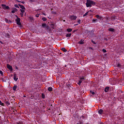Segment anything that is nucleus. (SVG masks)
<instances>
[{
	"instance_id": "nucleus-1",
	"label": "nucleus",
	"mask_w": 124,
	"mask_h": 124,
	"mask_svg": "<svg viewBox=\"0 0 124 124\" xmlns=\"http://www.w3.org/2000/svg\"><path fill=\"white\" fill-rule=\"evenodd\" d=\"M95 3L91 0H87L86 6L87 7H92V5H94Z\"/></svg>"
},
{
	"instance_id": "nucleus-2",
	"label": "nucleus",
	"mask_w": 124,
	"mask_h": 124,
	"mask_svg": "<svg viewBox=\"0 0 124 124\" xmlns=\"http://www.w3.org/2000/svg\"><path fill=\"white\" fill-rule=\"evenodd\" d=\"M20 15L22 17H23L24 16V13H25V11L26 10V8H25V6H24L23 5H20Z\"/></svg>"
},
{
	"instance_id": "nucleus-3",
	"label": "nucleus",
	"mask_w": 124,
	"mask_h": 124,
	"mask_svg": "<svg viewBox=\"0 0 124 124\" xmlns=\"http://www.w3.org/2000/svg\"><path fill=\"white\" fill-rule=\"evenodd\" d=\"M16 22L17 25H18L19 28H22V24H21V22H20L21 19H20V18H19L17 16H16Z\"/></svg>"
},
{
	"instance_id": "nucleus-4",
	"label": "nucleus",
	"mask_w": 124,
	"mask_h": 124,
	"mask_svg": "<svg viewBox=\"0 0 124 124\" xmlns=\"http://www.w3.org/2000/svg\"><path fill=\"white\" fill-rule=\"evenodd\" d=\"M69 19H70V20H76L77 16H69Z\"/></svg>"
},
{
	"instance_id": "nucleus-5",
	"label": "nucleus",
	"mask_w": 124,
	"mask_h": 124,
	"mask_svg": "<svg viewBox=\"0 0 124 124\" xmlns=\"http://www.w3.org/2000/svg\"><path fill=\"white\" fill-rule=\"evenodd\" d=\"M85 78L84 77L80 78V80L78 83V85H81L82 82H83V80H84Z\"/></svg>"
},
{
	"instance_id": "nucleus-6",
	"label": "nucleus",
	"mask_w": 124,
	"mask_h": 124,
	"mask_svg": "<svg viewBox=\"0 0 124 124\" xmlns=\"http://www.w3.org/2000/svg\"><path fill=\"white\" fill-rule=\"evenodd\" d=\"M1 6L3 7V9H9V7L6 6L5 4H2Z\"/></svg>"
},
{
	"instance_id": "nucleus-7",
	"label": "nucleus",
	"mask_w": 124,
	"mask_h": 124,
	"mask_svg": "<svg viewBox=\"0 0 124 124\" xmlns=\"http://www.w3.org/2000/svg\"><path fill=\"white\" fill-rule=\"evenodd\" d=\"M7 68H8V69H9L11 71H12L13 69H12V66L7 64Z\"/></svg>"
},
{
	"instance_id": "nucleus-8",
	"label": "nucleus",
	"mask_w": 124,
	"mask_h": 124,
	"mask_svg": "<svg viewBox=\"0 0 124 124\" xmlns=\"http://www.w3.org/2000/svg\"><path fill=\"white\" fill-rule=\"evenodd\" d=\"M14 79L15 81H17L18 80V78H17V75H16V74H14Z\"/></svg>"
},
{
	"instance_id": "nucleus-9",
	"label": "nucleus",
	"mask_w": 124,
	"mask_h": 124,
	"mask_svg": "<svg viewBox=\"0 0 124 124\" xmlns=\"http://www.w3.org/2000/svg\"><path fill=\"white\" fill-rule=\"evenodd\" d=\"M96 17L97 19H102V16H100L98 15H96Z\"/></svg>"
},
{
	"instance_id": "nucleus-10",
	"label": "nucleus",
	"mask_w": 124,
	"mask_h": 124,
	"mask_svg": "<svg viewBox=\"0 0 124 124\" xmlns=\"http://www.w3.org/2000/svg\"><path fill=\"white\" fill-rule=\"evenodd\" d=\"M18 11V10L16 8H14L13 10L12 11V13H14L15 12H17Z\"/></svg>"
},
{
	"instance_id": "nucleus-11",
	"label": "nucleus",
	"mask_w": 124,
	"mask_h": 124,
	"mask_svg": "<svg viewBox=\"0 0 124 124\" xmlns=\"http://www.w3.org/2000/svg\"><path fill=\"white\" fill-rule=\"evenodd\" d=\"M108 31H111L112 32H114V31H115V30L113 28H109L108 29Z\"/></svg>"
},
{
	"instance_id": "nucleus-12",
	"label": "nucleus",
	"mask_w": 124,
	"mask_h": 124,
	"mask_svg": "<svg viewBox=\"0 0 124 124\" xmlns=\"http://www.w3.org/2000/svg\"><path fill=\"white\" fill-rule=\"evenodd\" d=\"M78 44H84V40H81L79 42H78Z\"/></svg>"
},
{
	"instance_id": "nucleus-13",
	"label": "nucleus",
	"mask_w": 124,
	"mask_h": 124,
	"mask_svg": "<svg viewBox=\"0 0 124 124\" xmlns=\"http://www.w3.org/2000/svg\"><path fill=\"white\" fill-rule=\"evenodd\" d=\"M62 50L63 52H67V50H66V49H65V48H64V47L62 48Z\"/></svg>"
},
{
	"instance_id": "nucleus-14",
	"label": "nucleus",
	"mask_w": 124,
	"mask_h": 124,
	"mask_svg": "<svg viewBox=\"0 0 124 124\" xmlns=\"http://www.w3.org/2000/svg\"><path fill=\"white\" fill-rule=\"evenodd\" d=\"M71 36V33H68L66 35V37H70Z\"/></svg>"
},
{
	"instance_id": "nucleus-15",
	"label": "nucleus",
	"mask_w": 124,
	"mask_h": 124,
	"mask_svg": "<svg viewBox=\"0 0 124 124\" xmlns=\"http://www.w3.org/2000/svg\"><path fill=\"white\" fill-rule=\"evenodd\" d=\"M109 91V88L108 87H106L105 89V92L106 93H107V92H108Z\"/></svg>"
},
{
	"instance_id": "nucleus-16",
	"label": "nucleus",
	"mask_w": 124,
	"mask_h": 124,
	"mask_svg": "<svg viewBox=\"0 0 124 124\" xmlns=\"http://www.w3.org/2000/svg\"><path fill=\"white\" fill-rule=\"evenodd\" d=\"M48 91H49V92H52V91H53V88H52V87H48Z\"/></svg>"
},
{
	"instance_id": "nucleus-17",
	"label": "nucleus",
	"mask_w": 124,
	"mask_h": 124,
	"mask_svg": "<svg viewBox=\"0 0 124 124\" xmlns=\"http://www.w3.org/2000/svg\"><path fill=\"white\" fill-rule=\"evenodd\" d=\"M98 113L99 114H102V113H103V110L102 109H100L99 111H98Z\"/></svg>"
},
{
	"instance_id": "nucleus-18",
	"label": "nucleus",
	"mask_w": 124,
	"mask_h": 124,
	"mask_svg": "<svg viewBox=\"0 0 124 124\" xmlns=\"http://www.w3.org/2000/svg\"><path fill=\"white\" fill-rule=\"evenodd\" d=\"M5 22H6V23H11V21H10V20H8V19L6 18L5 19Z\"/></svg>"
},
{
	"instance_id": "nucleus-19",
	"label": "nucleus",
	"mask_w": 124,
	"mask_h": 124,
	"mask_svg": "<svg viewBox=\"0 0 124 124\" xmlns=\"http://www.w3.org/2000/svg\"><path fill=\"white\" fill-rule=\"evenodd\" d=\"M67 31H68V32H70L71 31H72V29H67Z\"/></svg>"
},
{
	"instance_id": "nucleus-20",
	"label": "nucleus",
	"mask_w": 124,
	"mask_h": 124,
	"mask_svg": "<svg viewBox=\"0 0 124 124\" xmlns=\"http://www.w3.org/2000/svg\"><path fill=\"white\" fill-rule=\"evenodd\" d=\"M16 89H17V86L15 85L13 87L14 91H16Z\"/></svg>"
},
{
	"instance_id": "nucleus-21",
	"label": "nucleus",
	"mask_w": 124,
	"mask_h": 124,
	"mask_svg": "<svg viewBox=\"0 0 124 124\" xmlns=\"http://www.w3.org/2000/svg\"><path fill=\"white\" fill-rule=\"evenodd\" d=\"M88 14H89V12H87V13H86L83 15V17H86V16H87V15H88Z\"/></svg>"
},
{
	"instance_id": "nucleus-22",
	"label": "nucleus",
	"mask_w": 124,
	"mask_h": 124,
	"mask_svg": "<svg viewBox=\"0 0 124 124\" xmlns=\"http://www.w3.org/2000/svg\"><path fill=\"white\" fill-rule=\"evenodd\" d=\"M42 20H43V21H47V19L46 17H43L42 18Z\"/></svg>"
},
{
	"instance_id": "nucleus-23",
	"label": "nucleus",
	"mask_w": 124,
	"mask_h": 124,
	"mask_svg": "<svg viewBox=\"0 0 124 124\" xmlns=\"http://www.w3.org/2000/svg\"><path fill=\"white\" fill-rule=\"evenodd\" d=\"M29 19H30V20L32 21L33 20V17H32V16H30Z\"/></svg>"
},
{
	"instance_id": "nucleus-24",
	"label": "nucleus",
	"mask_w": 124,
	"mask_h": 124,
	"mask_svg": "<svg viewBox=\"0 0 124 124\" xmlns=\"http://www.w3.org/2000/svg\"><path fill=\"white\" fill-rule=\"evenodd\" d=\"M78 24H81V20L78 19Z\"/></svg>"
},
{
	"instance_id": "nucleus-25",
	"label": "nucleus",
	"mask_w": 124,
	"mask_h": 124,
	"mask_svg": "<svg viewBox=\"0 0 124 124\" xmlns=\"http://www.w3.org/2000/svg\"><path fill=\"white\" fill-rule=\"evenodd\" d=\"M102 51L103 52V53H106V52H107V51H106V50L105 49H103L102 50Z\"/></svg>"
},
{
	"instance_id": "nucleus-26",
	"label": "nucleus",
	"mask_w": 124,
	"mask_h": 124,
	"mask_svg": "<svg viewBox=\"0 0 124 124\" xmlns=\"http://www.w3.org/2000/svg\"><path fill=\"white\" fill-rule=\"evenodd\" d=\"M42 26V27H46V24L43 23Z\"/></svg>"
},
{
	"instance_id": "nucleus-27",
	"label": "nucleus",
	"mask_w": 124,
	"mask_h": 124,
	"mask_svg": "<svg viewBox=\"0 0 124 124\" xmlns=\"http://www.w3.org/2000/svg\"><path fill=\"white\" fill-rule=\"evenodd\" d=\"M90 93H92V94H94V92H93V91H90Z\"/></svg>"
},
{
	"instance_id": "nucleus-28",
	"label": "nucleus",
	"mask_w": 124,
	"mask_h": 124,
	"mask_svg": "<svg viewBox=\"0 0 124 124\" xmlns=\"http://www.w3.org/2000/svg\"><path fill=\"white\" fill-rule=\"evenodd\" d=\"M0 74H1V75H3V73L2 72V71L0 70Z\"/></svg>"
},
{
	"instance_id": "nucleus-29",
	"label": "nucleus",
	"mask_w": 124,
	"mask_h": 124,
	"mask_svg": "<svg viewBox=\"0 0 124 124\" xmlns=\"http://www.w3.org/2000/svg\"><path fill=\"white\" fill-rule=\"evenodd\" d=\"M0 105H2V106H3V103H2L1 101H0Z\"/></svg>"
},
{
	"instance_id": "nucleus-30",
	"label": "nucleus",
	"mask_w": 124,
	"mask_h": 124,
	"mask_svg": "<svg viewBox=\"0 0 124 124\" xmlns=\"http://www.w3.org/2000/svg\"><path fill=\"white\" fill-rule=\"evenodd\" d=\"M97 21V20L96 19H94L93 20V22H96Z\"/></svg>"
},
{
	"instance_id": "nucleus-31",
	"label": "nucleus",
	"mask_w": 124,
	"mask_h": 124,
	"mask_svg": "<svg viewBox=\"0 0 124 124\" xmlns=\"http://www.w3.org/2000/svg\"><path fill=\"white\" fill-rule=\"evenodd\" d=\"M117 66H118V67H121V64L118 63V64H117Z\"/></svg>"
},
{
	"instance_id": "nucleus-32",
	"label": "nucleus",
	"mask_w": 124,
	"mask_h": 124,
	"mask_svg": "<svg viewBox=\"0 0 124 124\" xmlns=\"http://www.w3.org/2000/svg\"><path fill=\"white\" fill-rule=\"evenodd\" d=\"M15 7H16V8L19 7V6H18V5H17V4H15Z\"/></svg>"
},
{
	"instance_id": "nucleus-33",
	"label": "nucleus",
	"mask_w": 124,
	"mask_h": 124,
	"mask_svg": "<svg viewBox=\"0 0 124 124\" xmlns=\"http://www.w3.org/2000/svg\"><path fill=\"white\" fill-rule=\"evenodd\" d=\"M35 16L37 18L38 17H39V14L38 15H36Z\"/></svg>"
},
{
	"instance_id": "nucleus-34",
	"label": "nucleus",
	"mask_w": 124,
	"mask_h": 124,
	"mask_svg": "<svg viewBox=\"0 0 124 124\" xmlns=\"http://www.w3.org/2000/svg\"><path fill=\"white\" fill-rule=\"evenodd\" d=\"M31 2H34L35 0H30Z\"/></svg>"
},
{
	"instance_id": "nucleus-35",
	"label": "nucleus",
	"mask_w": 124,
	"mask_h": 124,
	"mask_svg": "<svg viewBox=\"0 0 124 124\" xmlns=\"http://www.w3.org/2000/svg\"><path fill=\"white\" fill-rule=\"evenodd\" d=\"M42 97H43V98H45V96H44V95L43 94H42Z\"/></svg>"
},
{
	"instance_id": "nucleus-36",
	"label": "nucleus",
	"mask_w": 124,
	"mask_h": 124,
	"mask_svg": "<svg viewBox=\"0 0 124 124\" xmlns=\"http://www.w3.org/2000/svg\"><path fill=\"white\" fill-rule=\"evenodd\" d=\"M17 124H23V123L22 122H19V123H17Z\"/></svg>"
},
{
	"instance_id": "nucleus-37",
	"label": "nucleus",
	"mask_w": 124,
	"mask_h": 124,
	"mask_svg": "<svg viewBox=\"0 0 124 124\" xmlns=\"http://www.w3.org/2000/svg\"><path fill=\"white\" fill-rule=\"evenodd\" d=\"M53 14H57V13L56 12H53Z\"/></svg>"
},
{
	"instance_id": "nucleus-38",
	"label": "nucleus",
	"mask_w": 124,
	"mask_h": 124,
	"mask_svg": "<svg viewBox=\"0 0 124 124\" xmlns=\"http://www.w3.org/2000/svg\"><path fill=\"white\" fill-rule=\"evenodd\" d=\"M51 25L53 26V27L54 26V24H52Z\"/></svg>"
},
{
	"instance_id": "nucleus-39",
	"label": "nucleus",
	"mask_w": 124,
	"mask_h": 124,
	"mask_svg": "<svg viewBox=\"0 0 124 124\" xmlns=\"http://www.w3.org/2000/svg\"><path fill=\"white\" fill-rule=\"evenodd\" d=\"M43 15H46L45 14H44V13H43Z\"/></svg>"
},
{
	"instance_id": "nucleus-40",
	"label": "nucleus",
	"mask_w": 124,
	"mask_h": 124,
	"mask_svg": "<svg viewBox=\"0 0 124 124\" xmlns=\"http://www.w3.org/2000/svg\"><path fill=\"white\" fill-rule=\"evenodd\" d=\"M90 12H92V10H90Z\"/></svg>"
},
{
	"instance_id": "nucleus-41",
	"label": "nucleus",
	"mask_w": 124,
	"mask_h": 124,
	"mask_svg": "<svg viewBox=\"0 0 124 124\" xmlns=\"http://www.w3.org/2000/svg\"><path fill=\"white\" fill-rule=\"evenodd\" d=\"M82 118H84V116H82Z\"/></svg>"
},
{
	"instance_id": "nucleus-42",
	"label": "nucleus",
	"mask_w": 124,
	"mask_h": 124,
	"mask_svg": "<svg viewBox=\"0 0 124 124\" xmlns=\"http://www.w3.org/2000/svg\"><path fill=\"white\" fill-rule=\"evenodd\" d=\"M80 124H82V123H80Z\"/></svg>"
}]
</instances>
